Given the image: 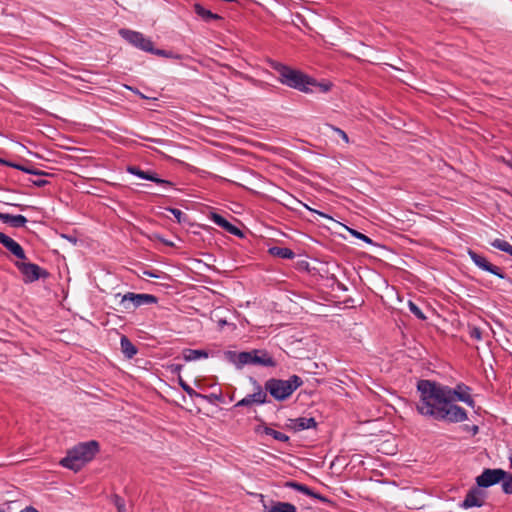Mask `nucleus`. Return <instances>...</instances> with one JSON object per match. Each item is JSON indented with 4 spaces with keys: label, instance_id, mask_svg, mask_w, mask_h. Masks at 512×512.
<instances>
[{
    "label": "nucleus",
    "instance_id": "obj_1",
    "mask_svg": "<svg viewBox=\"0 0 512 512\" xmlns=\"http://www.w3.org/2000/svg\"><path fill=\"white\" fill-rule=\"evenodd\" d=\"M420 393V401L417 404V411L430 417H436L444 404L451 403L456 392L452 388L443 386L429 380H420L417 384Z\"/></svg>",
    "mask_w": 512,
    "mask_h": 512
},
{
    "label": "nucleus",
    "instance_id": "obj_2",
    "mask_svg": "<svg viewBox=\"0 0 512 512\" xmlns=\"http://www.w3.org/2000/svg\"><path fill=\"white\" fill-rule=\"evenodd\" d=\"M99 451L98 442L92 440L80 443L68 451L67 456L60 461V464L75 472L82 469V467L90 462L97 452Z\"/></svg>",
    "mask_w": 512,
    "mask_h": 512
},
{
    "label": "nucleus",
    "instance_id": "obj_3",
    "mask_svg": "<svg viewBox=\"0 0 512 512\" xmlns=\"http://www.w3.org/2000/svg\"><path fill=\"white\" fill-rule=\"evenodd\" d=\"M227 357L237 369H242L245 365H255L262 367H275L276 361L272 355L264 349H253L251 351L233 352L229 351Z\"/></svg>",
    "mask_w": 512,
    "mask_h": 512
},
{
    "label": "nucleus",
    "instance_id": "obj_4",
    "mask_svg": "<svg viewBox=\"0 0 512 512\" xmlns=\"http://www.w3.org/2000/svg\"><path fill=\"white\" fill-rule=\"evenodd\" d=\"M273 68L278 72L282 84L306 93L313 91L308 87V84L312 83V79L302 72L280 63H274Z\"/></svg>",
    "mask_w": 512,
    "mask_h": 512
},
{
    "label": "nucleus",
    "instance_id": "obj_5",
    "mask_svg": "<svg viewBox=\"0 0 512 512\" xmlns=\"http://www.w3.org/2000/svg\"><path fill=\"white\" fill-rule=\"evenodd\" d=\"M302 379L293 375L288 380L269 379L265 383V391L269 392L278 401H283L290 397L292 393L302 385Z\"/></svg>",
    "mask_w": 512,
    "mask_h": 512
},
{
    "label": "nucleus",
    "instance_id": "obj_6",
    "mask_svg": "<svg viewBox=\"0 0 512 512\" xmlns=\"http://www.w3.org/2000/svg\"><path fill=\"white\" fill-rule=\"evenodd\" d=\"M157 301V297L151 294L128 292L121 297L120 305L124 310H131L143 305L155 304Z\"/></svg>",
    "mask_w": 512,
    "mask_h": 512
},
{
    "label": "nucleus",
    "instance_id": "obj_7",
    "mask_svg": "<svg viewBox=\"0 0 512 512\" xmlns=\"http://www.w3.org/2000/svg\"><path fill=\"white\" fill-rule=\"evenodd\" d=\"M119 34L122 38L128 41L133 46L145 51L151 52L154 51L153 43L149 38H146L142 33L129 30V29H121Z\"/></svg>",
    "mask_w": 512,
    "mask_h": 512
},
{
    "label": "nucleus",
    "instance_id": "obj_8",
    "mask_svg": "<svg viewBox=\"0 0 512 512\" xmlns=\"http://www.w3.org/2000/svg\"><path fill=\"white\" fill-rule=\"evenodd\" d=\"M16 267L22 273L25 282H34L40 278H47L49 276L46 270L34 263L18 261L16 262Z\"/></svg>",
    "mask_w": 512,
    "mask_h": 512
},
{
    "label": "nucleus",
    "instance_id": "obj_9",
    "mask_svg": "<svg viewBox=\"0 0 512 512\" xmlns=\"http://www.w3.org/2000/svg\"><path fill=\"white\" fill-rule=\"evenodd\" d=\"M467 418L465 411L453 403L444 404L435 419L461 422Z\"/></svg>",
    "mask_w": 512,
    "mask_h": 512
},
{
    "label": "nucleus",
    "instance_id": "obj_10",
    "mask_svg": "<svg viewBox=\"0 0 512 512\" xmlns=\"http://www.w3.org/2000/svg\"><path fill=\"white\" fill-rule=\"evenodd\" d=\"M505 476L506 471L502 469H485L476 477V483L481 489L487 488L499 483Z\"/></svg>",
    "mask_w": 512,
    "mask_h": 512
},
{
    "label": "nucleus",
    "instance_id": "obj_11",
    "mask_svg": "<svg viewBox=\"0 0 512 512\" xmlns=\"http://www.w3.org/2000/svg\"><path fill=\"white\" fill-rule=\"evenodd\" d=\"M250 381L254 385V393L248 394L246 397L238 401L235 407L250 406L252 404H264L267 400L266 391L262 389L261 385L253 378Z\"/></svg>",
    "mask_w": 512,
    "mask_h": 512
},
{
    "label": "nucleus",
    "instance_id": "obj_12",
    "mask_svg": "<svg viewBox=\"0 0 512 512\" xmlns=\"http://www.w3.org/2000/svg\"><path fill=\"white\" fill-rule=\"evenodd\" d=\"M486 492L482 490L478 485L469 490L466 498L461 504V507L468 509L471 507H481L484 504V498Z\"/></svg>",
    "mask_w": 512,
    "mask_h": 512
},
{
    "label": "nucleus",
    "instance_id": "obj_13",
    "mask_svg": "<svg viewBox=\"0 0 512 512\" xmlns=\"http://www.w3.org/2000/svg\"><path fill=\"white\" fill-rule=\"evenodd\" d=\"M0 243L18 259H26V255L23 248L20 246L19 243H17L8 235L0 233Z\"/></svg>",
    "mask_w": 512,
    "mask_h": 512
},
{
    "label": "nucleus",
    "instance_id": "obj_14",
    "mask_svg": "<svg viewBox=\"0 0 512 512\" xmlns=\"http://www.w3.org/2000/svg\"><path fill=\"white\" fill-rule=\"evenodd\" d=\"M468 254L472 261L477 265L479 268L488 271L490 273H493L497 275L500 278H504V275L499 272V268L492 265L490 262H488L484 257L478 255L472 250L468 251Z\"/></svg>",
    "mask_w": 512,
    "mask_h": 512
},
{
    "label": "nucleus",
    "instance_id": "obj_15",
    "mask_svg": "<svg viewBox=\"0 0 512 512\" xmlns=\"http://www.w3.org/2000/svg\"><path fill=\"white\" fill-rule=\"evenodd\" d=\"M128 172L133 175H136L142 179L153 181L157 184H161L164 186H172L171 182L158 178L155 173H152L149 171H143L140 168L135 167V166L128 167Z\"/></svg>",
    "mask_w": 512,
    "mask_h": 512
},
{
    "label": "nucleus",
    "instance_id": "obj_16",
    "mask_svg": "<svg viewBox=\"0 0 512 512\" xmlns=\"http://www.w3.org/2000/svg\"><path fill=\"white\" fill-rule=\"evenodd\" d=\"M287 426L290 429H292L296 432H299V431H302L305 429L316 427V421L312 417H310V418L299 417L296 419H289V423L287 424Z\"/></svg>",
    "mask_w": 512,
    "mask_h": 512
},
{
    "label": "nucleus",
    "instance_id": "obj_17",
    "mask_svg": "<svg viewBox=\"0 0 512 512\" xmlns=\"http://www.w3.org/2000/svg\"><path fill=\"white\" fill-rule=\"evenodd\" d=\"M354 239L358 240V242H354V248L358 247L368 252H372L374 248L378 246L370 237L357 230H354Z\"/></svg>",
    "mask_w": 512,
    "mask_h": 512
},
{
    "label": "nucleus",
    "instance_id": "obj_18",
    "mask_svg": "<svg viewBox=\"0 0 512 512\" xmlns=\"http://www.w3.org/2000/svg\"><path fill=\"white\" fill-rule=\"evenodd\" d=\"M0 221L7 223L14 228L24 227L27 223L26 217L23 215H11L0 212Z\"/></svg>",
    "mask_w": 512,
    "mask_h": 512
},
{
    "label": "nucleus",
    "instance_id": "obj_19",
    "mask_svg": "<svg viewBox=\"0 0 512 512\" xmlns=\"http://www.w3.org/2000/svg\"><path fill=\"white\" fill-rule=\"evenodd\" d=\"M286 487H290V488H293L301 493H304L310 497H313V498H316V499H319L320 501L322 502H327V498H325L324 496L320 495V494H317L315 493L313 490H311L309 487H307L306 485H303V484H300V483H297V482H294V481H289V482H286L285 484Z\"/></svg>",
    "mask_w": 512,
    "mask_h": 512
},
{
    "label": "nucleus",
    "instance_id": "obj_20",
    "mask_svg": "<svg viewBox=\"0 0 512 512\" xmlns=\"http://www.w3.org/2000/svg\"><path fill=\"white\" fill-rule=\"evenodd\" d=\"M263 512H297L296 507L288 502H272L270 506L264 504Z\"/></svg>",
    "mask_w": 512,
    "mask_h": 512
},
{
    "label": "nucleus",
    "instance_id": "obj_21",
    "mask_svg": "<svg viewBox=\"0 0 512 512\" xmlns=\"http://www.w3.org/2000/svg\"><path fill=\"white\" fill-rule=\"evenodd\" d=\"M256 432H258V433L263 432L266 435L272 436L275 440L280 441V442H287L289 440V437L286 434L276 431V430H274L270 427H267L265 425H259L256 428Z\"/></svg>",
    "mask_w": 512,
    "mask_h": 512
},
{
    "label": "nucleus",
    "instance_id": "obj_22",
    "mask_svg": "<svg viewBox=\"0 0 512 512\" xmlns=\"http://www.w3.org/2000/svg\"><path fill=\"white\" fill-rule=\"evenodd\" d=\"M120 344H121V350L127 358L130 359L136 355L137 348L132 344V342L126 336L121 337Z\"/></svg>",
    "mask_w": 512,
    "mask_h": 512
},
{
    "label": "nucleus",
    "instance_id": "obj_23",
    "mask_svg": "<svg viewBox=\"0 0 512 512\" xmlns=\"http://www.w3.org/2000/svg\"><path fill=\"white\" fill-rule=\"evenodd\" d=\"M269 253L275 257H279L282 259H292L294 258V252L286 247L274 246L269 249Z\"/></svg>",
    "mask_w": 512,
    "mask_h": 512
},
{
    "label": "nucleus",
    "instance_id": "obj_24",
    "mask_svg": "<svg viewBox=\"0 0 512 512\" xmlns=\"http://www.w3.org/2000/svg\"><path fill=\"white\" fill-rule=\"evenodd\" d=\"M182 354L185 361H195L208 357V352L205 350L184 349Z\"/></svg>",
    "mask_w": 512,
    "mask_h": 512
},
{
    "label": "nucleus",
    "instance_id": "obj_25",
    "mask_svg": "<svg viewBox=\"0 0 512 512\" xmlns=\"http://www.w3.org/2000/svg\"><path fill=\"white\" fill-rule=\"evenodd\" d=\"M194 11L198 16L203 18L205 21L220 19L219 15L212 13L210 10L205 9L202 5L198 3L194 5Z\"/></svg>",
    "mask_w": 512,
    "mask_h": 512
},
{
    "label": "nucleus",
    "instance_id": "obj_26",
    "mask_svg": "<svg viewBox=\"0 0 512 512\" xmlns=\"http://www.w3.org/2000/svg\"><path fill=\"white\" fill-rule=\"evenodd\" d=\"M461 386H458L457 389H452V391L456 392L457 395H454V397L451 399V403H453L456 400L462 401L467 403L468 405H473V400L470 398V396L466 393H464Z\"/></svg>",
    "mask_w": 512,
    "mask_h": 512
},
{
    "label": "nucleus",
    "instance_id": "obj_27",
    "mask_svg": "<svg viewBox=\"0 0 512 512\" xmlns=\"http://www.w3.org/2000/svg\"><path fill=\"white\" fill-rule=\"evenodd\" d=\"M210 219L219 227L223 228L224 230L226 227L230 224L224 217L217 213H212L210 216Z\"/></svg>",
    "mask_w": 512,
    "mask_h": 512
},
{
    "label": "nucleus",
    "instance_id": "obj_28",
    "mask_svg": "<svg viewBox=\"0 0 512 512\" xmlns=\"http://www.w3.org/2000/svg\"><path fill=\"white\" fill-rule=\"evenodd\" d=\"M503 491L512 494V475L506 472V476L501 480Z\"/></svg>",
    "mask_w": 512,
    "mask_h": 512
},
{
    "label": "nucleus",
    "instance_id": "obj_29",
    "mask_svg": "<svg viewBox=\"0 0 512 512\" xmlns=\"http://www.w3.org/2000/svg\"><path fill=\"white\" fill-rule=\"evenodd\" d=\"M111 500L113 504L116 506L117 512H126V505L124 499L115 494L111 497Z\"/></svg>",
    "mask_w": 512,
    "mask_h": 512
},
{
    "label": "nucleus",
    "instance_id": "obj_30",
    "mask_svg": "<svg viewBox=\"0 0 512 512\" xmlns=\"http://www.w3.org/2000/svg\"><path fill=\"white\" fill-rule=\"evenodd\" d=\"M328 128L333 132L335 137H340L345 144L349 143V137L346 132L332 125H328Z\"/></svg>",
    "mask_w": 512,
    "mask_h": 512
},
{
    "label": "nucleus",
    "instance_id": "obj_31",
    "mask_svg": "<svg viewBox=\"0 0 512 512\" xmlns=\"http://www.w3.org/2000/svg\"><path fill=\"white\" fill-rule=\"evenodd\" d=\"M309 86L315 87L319 92L326 93L330 90L331 84L330 83H317L315 80L312 79V83L308 84Z\"/></svg>",
    "mask_w": 512,
    "mask_h": 512
},
{
    "label": "nucleus",
    "instance_id": "obj_32",
    "mask_svg": "<svg viewBox=\"0 0 512 512\" xmlns=\"http://www.w3.org/2000/svg\"><path fill=\"white\" fill-rule=\"evenodd\" d=\"M491 245L497 249H500L501 251H504V252H507L510 247V244L508 242L500 240V239H495L491 243Z\"/></svg>",
    "mask_w": 512,
    "mask_h": 512
},
{
    "label": "nucleus",
    "instance_id": "obj_33",
    "mask_svg": "<svg viewBox=\"0 0 512 512\" xmlns=\"http://www.w3.org/2000/svg\"><path fill=\"white\" fill-rule=\"evenodd\" d=\"M408 306L410 311L419 319L425 320V315L421 312V310L412 302L408 301Z\"/></svg>",
    "mask_w": 512,
    "mask_h": 512
},
{
    "label": "nucleus",
    "instance_id": "obj_34",
    "mask_svg": "<svg viewBox=\"0 0 512 512\" xmlns=\"http://www.w3.org/2000/svg\"><path fill=\"white\" fill-rule=\"evenodd\" d=\"M150 53L156 54L158 56L167 57V58H176L179 59V55H174L172 52L162 50V49H154V51H151Z\"/></svg>",
    "mask_w": 512,
    "mask_h": 512
},
{
    "label": "nucleus",
    "instance_id": "obj_35",
    "mask_svg": "<svg viewBox=\"0 0 512 512\" xmlns=\"http://www.w3.org/2000/svg\"><path fill=\"white\" fill-rule=\"evenodd\" d=\"M179 384L182 387V389L190 396H200V394L193 390L182 378H179Z\"/></svg>",
    "mask_w": 512,
    "mask_h": 512
},
{
    "label": "nucleus",
    "instance_id": "obj_36",
    "mask_svg": "<svg viewBox=\"0 0 512 512\" xmlns=\"http://www.w3.org/2000/svg\"><path fill=\"white\" fill-rule=\"evenodd\" d=\"M168 210L174 215V217L177 219L178 223L182 222L184 213L181 210L176 209V208H169Z\"/></svg>",
    "mask_w": 512,
    "mask_h": 512
},
{
    "label": "nucleus",
    "instance_id": "obj_37",
    "mask_svg": "<svg viewBox=\"0 0 512 512\" xmlns=\"http://www.w3.org/2000/svg\"><path fill=\"white\" fill-rule=\"evenodd\" d=\"M225 230L235 236L243 235L241 230L239 228H237L236 226L232 225L231 223L226 227Z\"/></svg>",
    "mask_w": 512,
    "mask_h": 512
},
{
    "label": "nucleus",
    "instance_id": "obj_38",
    "mask_svg": "<svg viewBox=\"0 0 512 512\" xmlns=\"http://www.w3.org/2000/svg\"><path fill=\"white\" fill-rule=\"evenodd\" d=\"M483 331L477 327H474L471 330V336L477 340H480L482 337Z\"/></svg>",
    "mask_w": 512,
    "mask_h": 512
},
{
    "label": "nucleus",
    "instance_id": "obj_39",
    "mask_svg": "<svg viewBox=\"0 0 512 512\" xmlns=\"http://www.w3.org/2000/svg\"><path fill=\"white\" fill-rule=\"evenodd\" d=\"M26 173L32 174V175H36V176H46V175H48V173H46L44 171L36 170V169H31V168L26 170Z\"/></svg>",
    "mask_w": 512,
    "mask_h": 512
},
{
    "label": "nucleus",
    "instance_id": "obj_40",
    "mask_svg": "<svg viewBox=\"0 0 512 512\" xmlns=\"http://www.w3.org/2000/svg\"><path fill=\"white\" fill-rule=\"evenodd\" d=\"M35 186L42 187L47 184V181L44 179H36L32 181Z\"/></svg>",
    "mask_w": 512,
    "mask_h": 512
},
{
    "label": "nucleus",
    "instance_id": "obj_41",
    "mask_svg": "<svg viewBox=\"0 0 512 512\" xmlns=\"http://www.w3.org/2000/svg\"><path fill=\"white\" fill-rule=\"evenodd\" d=\"M11 167H14L18 170H21L23 172H26V170H28L29 168L25 167V166H22V165H19V164H9Z\"/></svg>",
    "mask_w": 512,
    "mask_h": 512
},
{
    "label": "nucleus",
    "instance_id": "obj_42",
    "mask_svg": "<svg viewBox=\"0 0 512 512\" xmlns=\"http://www.w3.org/2000/svg\"><path fill=\"white\" fill-rule=\"evenodd\" d=\"M20 512H39V511L37 509H35L34 507L29 506V507L24 508Z\"/></svg>",
    "mask_w": 512,
    "mask_h": 512
},
{
    "label": "nucleus",
    "instance_id": "obj_43",
    "mask_svg": "<svg viewBox=\"0 0 512 512\" xmlns=\"http://www.w3.org/2000/svg\"><path fill=\"white\" fill-rule=\"evenodd\" d=\"M181 367H182L181 365H173V366H172V371H173V372L180 371V370H181Z\"/></svg>",
    "mask_w": 512,
    "mask_h": 512
},
{
    "label": "nucleus",
    "instance_id": "obj_44",
    "mask_svg": "<svg viewBox=\"0 0 512 512\" xmlns=\"http://www.w3.org/2000/svg\"><path fill=\"white\" fill-rule=\"evenodd\" d=\"M478 432V426L472 427V433L475 435Z\"/></svg>",
    "mask_w": 512,
    "mask_h": 512
},
{
    "label": "nucleus",
    "instance_id": "obj_45",
    "mask_svg": "<svg viewBox=\"0 0 512 512\" xmlns=\"http://www.w3.org/2000/svg\"><path fill=\"white\" fill-rule=\"evenodd\" d=\"M144 274H145V275H148V276H150V277H156V275H155V274H153V273H151V272H148V271H145V272H144Z\"/></svg>",
    "mask_w": 512,
    "mask_h": 512
},
{
    "label": "nucleus",
    "instance_id": "obj_46",
    "mask_svg": "<svg viewBox=\"0 0 512 512\" xmlns=\"http://www.w3.org/2000/svg\"><path fill=\"white\" fill-rule=\"evenodd\" d=\"M507 253H509L510 255H512V245H510V247H509V249H508Z\"/></svg>",
    "mask_w": 512,
    "mask_h": 512
},
{
    "label": "nucleus",
    "instance_id": "obj_47",
    "mask_svg": "<svg viewBox=\"0 0 512 512\" xmlns=\"http://www.w3.org/2000/svg\"><path fill=\"white\" fill-rule=\"evenodd\" d=\"M389 67L395 69V70H401L400 68L396 67V66H393V65H388Z\"/></svg>",
    "mask_w": 512,
    "mask_h": 512
},
{
    "label": "nucleus",
    "instance_id": "obj_48",
    "mask_svg": "<svg viewBox=\"0 0 512 512\" xmlns=\"http://www.w3.org/2000/svg\"><path fill=\"white\" fill-rule=\"evenodd\" d=\"M506 163L512 168V160L506 161Z\"/></svg>",
    "mask_w": 512,
    "mask_h": 512
},
{
    "label": "nucleus",
    "instance_id": "obj_49",
    "mask_svg": "<svg viewBox=\"0 0 512 512\" xmlns=\"http://www.w3.org/2000/svg\"><path fill=\"white\" fill-rule=\"evenodd\" d=\"M345 228L352 233V229L348 228L347 226H345Z\"/></svg>",
    "mask_w": 512,
    "mask_h": 512
},
{
    "label": "nucleus",
    "instance_id": "obj_50",
    "mask_svg": "<svg viewBox=\"0 0 512 512\" xmlns=\"http://www.w3.org/2000/svg\"><path fill=\"white\" fill-rule=\"evenodd\" d=\"M0 512H5L3 509L0 508Z\"/></svg>",
    "mask_w": 512,
    "mask_h": 512
},
{
    "label": "nucleus",
    "instance_id": "obj_51",
    "mask_svg": "<svg viewBox=\"0 0 512 512\" xmlns=\"http://www.w3.org/2000/svg\"><path fill=\"white\" fill-rule=\"evenodd\" d=\"M511 466H512V459H511Z\"/></svg>",
    "mask_w": 512,
    "mask_h": 512
}]
</instances>
